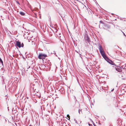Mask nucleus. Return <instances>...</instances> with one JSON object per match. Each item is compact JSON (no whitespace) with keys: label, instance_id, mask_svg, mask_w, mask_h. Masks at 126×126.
I'll return each instance as SVG.
<instances>
[{"label":"nucleus","instance_id":"39448f33","mask_svg":"<svg viewBox=\"0 0 126 126\" xmlns=\"http://www.w3.org/2000/svg\"><path fill=\"white\" fill-rule=\"evenodd\" d=\"M118 67L119 68H118L117 67L116 68L115 67V69H116V70L118 72H120L121 71V69H120V68H121V67L120 66H118Z\"/></svg>","mask_w":126,"mask_h":126},{"label":"nucleus","instance_id":"f3484780","mask_svg":"<svg viewBox=\"0 0 126 126\" xmlns=\"http://www.w3.org/2000/svg\"><path fill=\"white\" fill-rule=\"evenodd\" d=\"M67 116L68 117H69V115H68V114L67 115Z\"/></svg>","mask_w":126,"mask_h":126},{"label":"nucleus","instance_id":"f8f14e48","mask_svg":"<svg viewBox=\"0 0 126 126\" xmlns=\"http://www.w3.org/2000/svg\"><path fill=\"white\" fill-rule=\"evenodd\" d=\"M90 120H91L92 121V122L93 123V124L94 125V126H95V124L93 122L91 119H90Z\"/></svg>","mask_w":126,"mask_h":126},{"label":"nucleus","instance_id":"20e7f679","mask_svg":"<svg viewBox=\"0 0 126 126\" xmlns=\"http://www.w3.org/2000/svg\"><path fill=\"white\" fill-rule=\"evenodd\" d=\"M21 43L20 42L18 41H16V46L18 47L19 48H20L21 47Z\"/></svg>","mask_w":126,"mask_h":126},{"label":"nucleus","instance_id":"412c9836","mask_svg":"<svg viewBox=\"0 0 126 126\" xmlns=\"http://www.w3.org/2000/svg\"><path fill=\"white\" fill-rule=\"evenodd\" d=\"M29 126H32V125H30Z\"/></svg>","mask_w":126,"mask_h":126},{"label":"nucleus","instance_id":"1a4fd4ad","mask_svg":"<svg viewBox=\"0 0 126 126\" xmlns=\"http://www.w3.org/2000/svg\"><path fill=\"white\" fill-rule=\"evenodd\" d=\"M0 62L2 64V65H3V62L2 61V59H1V58H0Z\"/></svg>","mask_w":126,"mask_h":126},{"label":"nucleus","instance_id":"f257e3e1","mask_svg":"<svg viewBox=\"0 0 126 126\" xmlns=\"http://www.w3.org/2000/svg\"><path fill=\"white\" fill-rule=\"evenodd\" d=\"M99 49L100 52L101 53L103 57L109 63L112 65H114L115 66V64L111 60H110L107 57L105 54V53L103 50V48L100 45H99Z\"/></svg>","mask_w":126,"mask_h":126},{"label":"nucleus","instance_id":"9b49d317","mask_svg":"<svg viewBox=\"0 0 126 126\" xmlns=\"http://www.w3.org/2000/svg\"><path fill=\"white\" fill-rule=\"evenodd\" d=\"M52 53L54 54L57 57V55H56V52L55 51H53V53Z\"/></svg>","mask_w":126,"mask_h":126},{"label":"nucleus","instance_id":"f03ea898","mask_svg":"<svg viewBox=\"0 0 126 126\" xmlns=\"http://www.w3.org/2000/svg\"><path fill=\"white\" fill-rule=\"evenodd\" d=\"M47 57V56L46 54H43L42 53H40L38 56V58L40 59H45Z\"/></svg>","mask_w":126,"mask_h":126},{"label":"nucleus","instance_id":"5701e85b","mask_svg":"<svg viewBox=\"0 0 126 126\" xmlns=\"http://www.w3.org/2000/svg\"><path fill=\"white\" fill-rule=\"evenodd\" d=\"M43 66H45V65H43Z\"/></svg>","mask_w":126,"mask_h":126},{"label":"nucleus","instance_id":"0eeeda50","mask_svg":"<svg viewBox=\"0 0 126 126\" xmlns=\"http://www.w3.org/2000/svg\"><path fill=\"white\" fill-rule=\"evenodd\" d=\"M106 104L107 106H108L111 105L110 103L107 101L106 102Z\"/></svg>","mask_w":126,"mask_h":126},{"label":"nucleus","instance_id":"423d86ee","mask_svg":"<svg viewBox=\"0 0 126 126\" xmlns=\"http://www.w3.org/2000/svg\"><path fill=\"white\" fill-rule=\"evenodd\" d=\"M19 13L21 16H23L24 15H25V14L22 12L20 11Z\"/></svg>","mask_w":126,"mask_h":126},{"label":"nucleus","instance_id":"aec40b11","mask_svg":"<svg viewBox=\"0 0 126 126\" xmlns=\"http://www.w3.org/2000/svg\"><path fill=\"white\" fill-rule=\"evenodd\" d=\"M79 55H80V56L81 57V55L80 54H79Z\"/></svg>","mask_w":126,"mask_h":126},{"label":"nucleus","instance_id":"2eb2a0df","mask_svg":"<svg viewBox=\"0 0 126 126\" xmlns=\"http://www.w3.org/2000/svg\"><path fill=\"white\" fill-rule=\"evenodd\" d=\"M75 123H77V121H76V120L75 119Z\"/></svg>","mask_w":126,"mask_h":126},{"label":"nucleus","instance_id":"393cba45","mask_svg":"<svg viewBox=\"0 0 126 126\" xmlns=\"http://www.w3.org/2000/svg\"><path fill=\"white\" fill-rule=\"evenodd\" d=\"M100 22H101V21H100Z\"/></svg>","mask_w":126,"mask_h":126},{"label":"nucleus","instance_id":"b1692460","mask_svg":"<svg viewBox=\"0 0 126 126\" xmlns=\"http://www.w3.org/2000/svg\"><path fill=\"white\" fill-rule=\"evenodd\" d=\"M99 124H101V123H99Z\"/></svg>","mask_w":126,"mask_h":126},{"label":"nucleus","instance_id":"9d476101","mask_svg":"<svg viewBox=\"0 0 126 126\" xmlns=\"http://www.w3.org/2000/svg\"><path fill=\"white\" fill-rule=\"evenodd\" d=\"M24 46V45L23 43H22L21 44V47H23Z\"/></svg>","mask_w":126,"mask_h":126},{"label":"nucleus","instance_id":"4be33fe9","mask_svg":"<svg viewBox=\"0 0 126 126\" xmlns=\"http://www.w3.org/2000/svg\"><path fill=\"white\" fill-rule=\"evenodd\" d=\"M76 52H77V53H78V51H76Z\"/></svg>","mask_w":126,"mask_h":126},{"label":"nucleus","instance_id":"4468645a","mask_svg":"<svg viewBox=\"0 0 126 126\" xmlns=\"http://www.w3.org/2000/svg\"><path fill=\"white\" fill-rule=\"evenodd\" d=\"M16 2H17V3L18 4L20 5V3H19V2L18 1H16Z\"/></svg>","mask_w":126,"mask_h":126},{"label":"nucleus","instance_id":"6e6552de","mask_svg":"<svg viewBox=\"0 0 126 126\" xmlns=\"http://www.w3.org/2000/svg\"><path fill=\"white\" fill-rule=\"evenodd\" d=\"M25 74V71H22V75L23 76H24Z\"/></svg>","mask_w":126,"mask_h":126},{"label":"nucleus","instance_id":"6ab92c4d","mask_svg":"<svg viewBox=\"0 0 126 126\" xmlns=\"http://www.w3.org/2000/svg\"><path fill=\"white\" fill-rule=\"evenodd\" d=\"M114 89H112L111 90V91H113Z\"/></svg>","mask_w":126,"mask_h":126},{"label":"nucleus","instance_id":"a878e982","mask_svg":"<svg viewBox=\"0 0 126 126\" xmlns=\"http://www.w3.org/2000/svg\"><path fill=\"white\" fill-rule=\"evenodd\" d=\"M29 67L30 68V66Z\"/></svg>","mask_w":126,"mask_h":126},{"label":"nucleus","instance_id":"dca6fc26","mask_svg":"<svg viewBox=\"0 0 126 126\" xmlns=\"http://www.w3.org/2000/svg\"><path fill=\"white\" fill-rule=\"evenodd\" d=\"M123 33L124 35H125V36H126V35H125V33H124L123 32Z\"/></svg>","mask_w":126,"mask_h":126},{"label":"nucleus","instance_id":"ddd939ff","mask_svg":"<svg viewBox=\"0 0 126 126\" xmlns=\"http://www.w3.org/2000/svg\"><path fill=\"white\" fill-rule=\"evenodd\" d=\"M88 125L89 126H92V124H89V123H88Z\"/></svg>","mask_w":126,"mask_h":126},{"label":"nucleus","instance_id":"7ed1b4c3","mask_svg":"<svg viewBox=\"0 0 126 126\" xmlns=\"http://www.w3.org/2000/svg\"><path fill=\"white\" fill-rule=\"evenodd\" d=\"M84 39L86 43L88 42L89 43L91 42L90 38L87 34H86L84 36Z\"/></svg>","mask_w":126,"mask_h":126},{"label":"nucleus","instance_id":"a211bd4d","mask_svg":"<svg viewBox=\"0 0 126 126\" xmlns=\"http://www.w3.org/2000/svg\"><path fill=\"white\" fill-rule=\"evenodd\" d=\"M79 113L80 114V110H79Z\"/></svg>","mask_w":126,"mask_h":126}]
</instances>
